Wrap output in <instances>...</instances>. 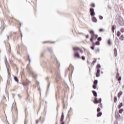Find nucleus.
<instances>
[{
  "mask_svg": "<svg viewBox=\"0 0 124 124\" xmlns=\"http://www.w3.org/2000/svg\"><path fill=\"white\" fill-rule=\"evenodd\" d=\"M116 21H117V22H118L119 25H120V26H124V19H123V17H122L119 16H116Z\"/></svg>",
  "mask_w": 124,
  "mask_h": 124,
  "instance_id": "f257e3e1",
  "label": "nucleus"
},
{
  "mask_svg": "<svg viewBox=\"0 0 124 124\" xmlns=\"http://www.w3.org/2000/svg\"><path fill=\"white\" fill-rule=\"evenodd\" d=\"M5 63L6 65V67H7L8 72L9 73V68H10V65H9V63H8V62L7 61V59L5 60Z\"/></svg>",
  "mask_w": 124,
  "mask_h": 124,
  "instance_id": "f03ea898",
  "label": "nucleus"
},
{
  "mask_svg": "<svg viewBox=\"0 0 124 124\" xmlns=\"http://www.w3.org/2000/svg\"><path fill=\"white\" fill-rule=\"evenodd\" d=\"M11 21H15V22H16V23L17 24V25H18L19 27H21V22H20V21L19 20H18L17 19H16L13 17H12L11 18Z\"/></svg>",
  "mask_w": 124,
  "mask_h": 124,
  "instance_id": "7ed1b4c3",
  "label": "nucleus"
},
{
  "mask_svg": "<svg viewBox=\"0 0 124 124\" xmlns=\"http://www.w3.org/2000/svg\"><path fill=\"white\" fill-rule=\"evenodd\" d=\"M90 15L92 16L95 15V14L94 13V9H93V8H90Z\"/></svg>",
  "mask_w": 124,
  "mask_h": 124,
  "instance_id": "20e7f679",
  "label": "nucleus"
},
{
  "mask_svg": "<svg viewBox=\"0 0 124 124\" xmlns=\"http://www.w3.org/2000/svg\"><path fill=\"white\" fill-rule=\"evenodd\" d=\"M116 78L117 79L118 81H121V80H122V77H120V74H119V73H117Z\"/></svg>",
  "mask_w": 124,
  "mask_h": 124,
  "instance_id": "39448f33",
  "label": "nucleus"
},
{
  "mask_svg": "<svg viewBox=\"0 0 124 124\" xmlns=\"http://www.w3.org/2000/svg\"><path fill=\"white\" fill-rule=\"evenodd\" d=\"M75 58H78V59H80V55L78 52H75L74 55Z\"/></svg>",
  "mask_w": 124,
  "mask_h": 124,
  "instance_id": "423d86ee",
  "label": "nucleus"
},
{
  "mask_svg": "<svg viewBox=\"0 0 124 124\" xmlns=\"http://www.w3.org/2000/svg\"><path fill=\"white\" fill-rule=\"evenodd\" d=\"M114 56L115 57H117L118 56V52L117 51V48H115L114 50Z\"/></svg>",
  "mask_w": 124,
  "mask_h": 124,
  "instance_id": "0eeeda50",
  "label": "nucleus"
},
{
  "mask_svg": "<svg viewBox=\"0 0 124 124\" xmlns=\"http://www.w3.org/2000/svg\"><path fill=\"white\" fill-rule=\"evenodd\" d=\"M92 21L94 23H96L97 22V19H96V18H95V17L93 16L92 17Z\"/></svg>",
  "mask_w": 124,
  "mask_h": 124,
  "instance_id": "6e6552de",
  "label": "nucleus"
},
{
  "mask_svg": "<svg viewBox=\"0 0 124 124\" xmlns=\"http://www.w3.org/2000/svg\"><path fill=\"white\" fill-rule=\"evenodd\" d=\"M64 118V115H63V112H62L60 119V122H62L63 121Z\"/></svg>",
  "mask_w": 124,
  "mask_h": 124,
  "instance_id": "1a4fd4ad",
  "label": "nucleus"
},
{
  "mask_svg": "<svg viewBox=\"0 0 124 124\" xmlns=\"http://www.w3.org/2000/svg\"><path fill=\"white\" fill-rule=\"evenodd\" d=\"M31 75L32 78H34V79H36V74H34L33 72H31Z\"/></svg>",
  "mask_w": 124,
  "mask_h": 124,
  "instance_id": "9d476101",
  "label": "nucleus"
},
{
  "mask_svg": "<svg viewBox=\"0 0 124 124\" xmlns=\"http://www.w3.org/2000/svg\"><path fill=\"white\" fill-rule=\"evenodd\" d=\"M47 50L48 52L51 53V54H53V49H52V47H47Z\"/></svg>",
  "mask_w": 124,
  "mask_h": 124,
  "instance_id": "9b49d317",
  "label": "nucleus"
},
{
  "mask_svg": "<svg viewBox=\"0 0 124 124\" xmlns=\"http://www.w3.org/2000/svg\"><path fill=\"white\" fill-rule=\"evenodd\" d=\"M92 93H93L94 96H95V97H96V96H97V93H96V92H95L94 91H92Z\"/></svg>",
  "mask_w": 124,
  "mask_h": 124,
  "instance_id": "f8f14e48",
  "label": "nucleus"
},
{
  "mask_svg": "<svg viewBox=\"0 0 124 124\" xmlns=\"http://www.w3.org/2000/svg\"><path fill=\"white\" fill-rule=\"evenodd\" d=\"M122 94H123V91H120L118 94V98H120V97H121V95H122Z\"/></svg>",
  "mask_w": 124,
  "mask_h": 124,
  "instance_id": "ddd939ff",
  "label": "nucleus"
},
{
  "mask_svg": "<svg viewBox=\"0 0 124 124\" xmlns=\"http://www.w3.org/2000/svg\"><path fill=\"white\" fill-rule=\"evenodd\" d=\"M23 86H28L29 85V82L26 81L22 83Z\"/></svg>",
  "mask_w": 124,
  "mask_h": 124,
  "instance_id": "4468645a",
  "label": "nucleus"
},
{
  "mask_svg": "<svg viewBox=\"0 0 124 124\" xmlns=\"http://www.w3.org/2000/svg\"><path fill=\"white\" fill-rule=\"evenodd\" d=\"M73 49L74 51H77L78 50H79L80 48H79V47H78L77 46H76L75 47H73Z\"/></svg>",
  "mask_w": 124,
  "mask_h": 124,
  "instance_id": "2eb2a0df",
  "label": "nucleus"
},
{
  "mask_svg": "<svg viewBox=\"0 0 124 124\" xmlns=\"http://www.w3.org/2000/svg\"><path fill=\"white\" fill-rule=\"evenodd\" d=\"M123 106V103H120V104L118 105V109H121V108H122Z\"/></svg>",
  "mask_w": 124,
  "mask_h": 124,
  "instance_id": "dca6fc26",
  "label": "nucleus"
},
{
  "mask_svg": "<svg viewBox=\"0 0 124 124\" xmlns=\"http://www.w3.org/2000/svg\"><path fill=\"white\" fill-rule=\"evenodd\" d=\"M94 103H99V101L97 99V98H94Z\"/></svg>",
  "mask_w": 124,
  "mask_h": 124,
  "instance_id": "f3484780",
  "label": "nucleus"
},
{
  "mask_svg": "<svg viewBox=\"0 0 124 124\" xmlns=\"http://www.w3.org/2000/svg\"><path fill=\"white\" fill-rule=\"evenodd\" d=\"M14 78L16 82H17V83H19V80H18V78H17V77L15 76Z\"/></svg>",
  "mask_w": 124,
  "mask_h": 124,
  "instance_id": "a211bd4d",
  "label": "nucleus"
},
{
  "mask_svg": "<svg viewBox=\"0 0 124 124\" xmlns=\"http://www.w3.org/2000/svg\"><path fill=\"white\" fill-rule=\"evenodd\" d=\"M124 35H122L119 38L120 40L122 41L124 40Z\"/></svg>",
  "mask_w": 124,
  "mask_h": 124,
  "instance_id": "6ab92c4d",
  "label": "nucleus"
},
{
  "mask_svg": "<svg viewBox=\"0 0 124 124\" xmlns=\"http://www.w3.org/2000/svg\"><path fill=\"white\" fill-rule=\"evenodd\" d=\"M117 36H118V37H120L121 36V32L118 31L117 32Z\"/></svg>",
  "mask_w": 124,
  "mask_h": 124,
  "instance_id": "aec40b11",
  "label": "nucleus"
},
{
  "mask_svg": "<svg viewBox=\"0 0 124 124\" xmlns=\"http://www.w3.org/2000/svg\"><path fill=\"white\" fill-rule=\"evenodd\" d=\"M108 45H111L112 44V42H111V40L109 39L108 41Z\"/></svg>",
  "mask_w": 124,
  "mask_h": 124,
  "instance_id": "412c9836",
  "label": "nucleus"
},
{
  "mask_svg": "<svg viewBox=\"0 0 124 124\" xmlns=\"http://www.w3.org/2000/svg\"><path fill=\"white\" fill-rule=\"evenodd\" d=\"M90 34H91V35H94V32L93 31V30H91L90 31Z\"/></svg>",
  "mask_w": 124,
  "mask_h": 124,
  "instance_id": "4be33fe9",
  "label": "nucleus"
},
{
  "mask_svg": "<svg viewBox=\"0 0 124 124\" xmlns=\"http://www.w3.org/2000/svg\"><path fill=\"white\" fill-rule=\"evenodd\" d=\"M123 111H124V109L123 108H121V109H119V113L120 114H122L123 113Z\"/></svg>",
  "mask_w": 124,
  "mask_h": 124,
  "instance_id": "5701e85b",
  "label": "nucleus"
},
{
  "mask_svg": "<svg viewBox=\"0 0 124 124\" xmlns=\"http://www.w3.org/2000/svg\"><path fill=\"white\" fill-rule=\"evenodd\" d=\"M102 115V112H99L97 114V117H100Z\"/></svg>",
  "mask_w": 124,
  "mask_h": 124,
  "instance_id": "b1692460",
  "label": "nucleus"
},
{
  "mask_svg": "<svg viewBox=\"0 0 124 124\" xmlns=\"http://www.w3.org/2000/svg\"><path fill=\"white\" fill-rule=\"evenodd\" d=\"M117 100H118V99L117 98V97L115 96L114 98V103H116V102H117Z\"/></svg>",
  "mask_w": 124,
  "mask_h": 124,
  "instance_id": "393cba45",
  "label": "nucleus"
},
{
  "mask_svg": "<svg viewBox=\"0 0 124 124\" xmlns=\"http://www.w3.org/2000/svg\"><path fill=\"white\" fill-rule=\"evenodd\" d=\"M94 85H97V83H98V81L97 80H95L93 82Z\"/></svg>",
  "mask_w": 124,
  "mask_h": 124,
  "instance_id": "a878e982",
  "label": "nucleus"
},
{
  "mask_svg": "<svg viewBox=\"0 0 124 124\" xmlns=\"http://www.w3.org/2000/svg\"><path fill=\"white\" fill-rule=\"evenodd\" d=\"M115 41L116 43H119V39L117 37H116Z\"/></svg>",
  "mask_w": 124,
  "mask_h": 124,
  "instance_id": "bb28decb",
  "label": "nucleus"
},
{
  "mask_svg": "<svg viewBox=\"0 0 124 124\" xmlns=\"http://www.w3.org/2000/svg\"><path fill=\"white\" fill-rule=\"evenodd\" d=\"M112 31H113V32H114V31H115V26H114V25H113L112 27Z\"/></svg>",
  "mask_w": 124,
  "mask_h": 124,
  "instance_id": "cd10ccee",
  "label": "nucleus"
},
{
  "mask_svg": "<svg viewBox=\"0 0 124 124\" xmlns=\"http://www.w3.org/2000/svg\"><path fill=\"white\" fill-rule=\"evenodd\" d=\"M96 73H97V74H99V73H100V69H97Z\"/></svg>",
  "mask_w": 124,
  "mask_h": 124,
  "instance_id": "c85d7f7f",
  "label": "nucleus"
},
{
  "mask_svg": "<svg viewBox=\"0 0 124 124\" xmlns=\"http://www.w3.org/2000/svg\"><path fill=\"white\" fill-rule=\"evenodd\" d=\"M101 67V66L100 65V64H98L96 66L97 68H100Z\"/></svg>",
  "mask_w": 124,
  "mask_h": 124,
  "instance_id": "c756f323",
  "label": "nucleus"
},
{
  "mask_svg": "<svg viewBox=\"0 0 124 124\" xmlns=\"http://www.w3.org/2000/svg\"><path fill=\"white\" fill-rule=\"evenodd\" d=\"M96 45H100V43H99V41H97L95 42Z\"/></svg>",
  "mask_w": 124,
  "mask_h": 124,
  "instance_id": "7c9ffc66",
  "label": "nucleus"
},
{
  "mask_svg": "<svg viewBox=\"0 0 124 124\" xmlns=\"http://www.w3.org/2000/svg\"><path fill=\"white\" fill-rule=\"evenodd\" d=\"M101 40H102V38H101V37H99L98 38H97V41H101Z\"/></svg>",
  "mask_w": 124,
  "mask_h": 124,
  "instance_id": "2f4dec72",
  "label": "nucleus"
},
{
  "mask_svg": "<svg viewBox=\"0 0 124 124\" xmlns=\"http://www.w3.org/2000/svg\"><path fill=\"white\" fill-rule=\"evenodd\" d=\"M10 64H12V65L13 66H16V64L13 63H12V62H10Z\"/></svg>",
  "mask_w": 124,
  "mask_h": 124,
  "instance_id": "473e14b6",
  "label": "nucleus"
},
{
  "mask_svg": "<svg viewBox=\"0 0 124 124\" xmlns=\"http://www.w3.org/2000/svg\"><path fill=\"white\" fill-rule=\"evenodd\" d=\"M40 119H41V117H40L39 120L36 121V124H38V123H39V121H40Z\"/></svg>",
  "mask_w": 124,
  "mask_h": 124,
  "instance_id": "72a5a7b5",
  "label": "nucleus"
},
{
  "mask_svg": "<svg viewBox=\"0 0 124 124\" xmlns=\"http://www.w3.org/2000/svg\"><path fill=\"white\" fill-rule=\"evenodd\" d=\"M81 59H82V60H83V61H85V60H86V58L84 56H82L81 57Z\"/></svg>",
  "mask_w": 124,
  "mask_h": 124,
  "instance_id": "f704fd0d",
  "label": "nucleus"
},
{
  "mask_svg": "<svg viewBox=\"0 0 124 124\" xmlns=\"http://www.w3.org/2000/svg\"><path fill=\"white\" fill-rule=\"evenodd\" d=\"M93 89H96V85L93 84Z\"/></svg>",
  "mask_w": 124,
  "mask_h": 124,
  "instance_id": "c9c22d12",
  "label": "nucleus"
},
{
  "mask_svg": "<svg viewBox=\"0 0 124 124\" xmlns=\"http://www.w3.org/2000/svg\"><path fill=\"white\" fill-rule=\"evenodd\" d=\"M120 31L121 32H124V28H122Z\"/></svg>",
  "mask_w": 124,
  "mask_h": 124,
  "instance_id": "e433bc0d",
  "label": "nucleus"
},
{
  "mask_svg": "<svg viewBox=\"0 0 124 124\" xmlns=\"http://www.w3.org/2000/svg\"><path fill=\"white\" fill-rule=\"evenodd\" d=\"M91 6L92 7H95V4L94 3H93L92 5H91Z\"/></svg>",
  "mask_w": 124,
  "mask_h": 124,
  "instance_id": "4c0bfd02",
  "label": "nucleus"
},
{
  "mask_svg": "<svg viewBox=\"0 0 124 124\" xmlns=\"http://www.w3.org/2000/svg\"><path fill=\"white\" fill-rule=\"evenodd\" d=\"M100 111V108H98L97 109V112L98 113Z\"/></svg>",
  "mask_w": 124,
  "mask_h": 124,
  "instance_id": "58836bf2",
  "label": "nucleus"
},
{
  "mask_svg": "<svg viewBox=\"0 0 124 124\" xmlns=\"http://www.w3.org/2000/svg\"><path fill=\"white\" fill-rule=\"evenodd\" d=\"M91 49H92V50H94V46H91Z\"/></svg>",
  "mask_w": 124,
  "mask_h": 124,
  "instance_id": "ea45409f",
  "label": "nucleus"
},
{
  "mask_svg": "<svg viewBox=\"0 0 124 124\" xmlns=\"http://www.w3.org/2000/svg\"><path fill=\"white\" fill-rule=\"evenodd\" d=\"M90 41L93 43V39L92 38H91Z\"/></svg>",
  "mask_w": 124,
  "mask_h": 124,
  "instance_id": "a19ab883",
  "label": "nucleus"
},
{
  "mask_svg": "<svg viewBox=\"0 0 124 124\" xmlns=\"http://www.w3.org/2000/svg\"><path fill=\"white\" fill-rule=\"evenodd\" d=\"M91 38H93H93H94V35L93 34H92V35H91Z\"/></svg>",
  "mask_w": 124,
  "mask_h": 124,
  "instance_id": "79ce46f5",
  "label": "nucleus"
},
{
  "mask_svg": "<svg viewBox=\"0 0 124 124\" xmlns=\"http://www.w3.org/2000/svg\"><path fill=\"white\" fill-rule=\"evenodd\" d=\"M100 20H102L103 19V17L102 16H99Z\"/></svg>",
  "mask_w": 124,
  "mask_h": 124,
  "instance_id": "37998d69",
  "label": "nucleus"
},
{
  "mask_svg": "<svg viewBox=\"0 0 124 124\" xmlns=\"http://www.w3.org/2000/svg\"><path fill=\"white\" fill-rule=\"evenodd\" d=\"M96 62V59H95L94 61H93V63H95Z\"/></svg>",
  "mask_w": 124,
  "mask_h": 124,
  "instance_id": "c03bdc74",
  "label": "nucleus"
},
{
  "mask_svg": "<svg viewBox=\"0 0 124 124\" xmlns=\"http://www.w3.org/2000/svg\"><path fill=\"white\" fill-rule=\"evenodd\" d=\"M96 77H99V74L96 73Z\"/></svg>",
  "mask_w": 124,
  "mask_h": 124,
  "instance_id": "a18cd8bd",
  "label": "nucleus"
},
{
  "mask_svg": "<svg viewBox=\"0 0 124 124\" xmlns=\"http://www.w3.org/2000/svg\"><path fill=\"white\" fill-rule=\"evenodd\" d=\"M98 101H99V103H100V102H101V101H102L101 98H100V99H99Z\"/></svg>",
  "mask_w": 124,
  "mask_h": 124,
  "instance_id": "49530a36",
  "label": "nucleus"
},
{
  "mask_svg": "<svg viewBox=\"0 0 124 124\" xmlns=\"http://www.w3.org/2000/svg\"><path fill=\"white\" fill-rule=\"evenodd\" d=\"M49 87H50V83L49 82V81H48L47 88H49Z\"/></svg>",
  "mask_w": 124,
  "mask_h": 124,
  "instance_id": "de8ad7c7",
  "label": "nucleus"
},
{
  "mask_svg": "<svg viewBox=\"0 0 124 124\" xmlns=\"http://www.w3.org/2000/svg\"><path fill=\"white\" fill-rule=\"evenodd\" d=\"M43 55H44V53H43V52H42L41 53V57H43Z\"/></svg>",
  "mask_w": 124,
  "mask_h": 124,
  "instance_id": "09e8293b",
  "label": "nucleus"
},
{
  "mask_svg": "<svg viewBox=\"0 0 124 124\" xmlns=\"http://www.w3.org/2000/svg\"><path fill=\"white\" fill-rule=\"evenodd\" d=\"M95 38H97V37H98V35L97 34L95 35Z\"/></svg>",
  "mask_w": 124,
  "mask_h": 124,
  "instance_id": "8fccbe9b",
  "label": "nucleus"
},
{
  "mask_svg": "<svg viewBox=\"0 0 124 124\" xmlns=\"http://www.w3.org/2000/svg\"><path fill=\"white\" fill-rule=\"evenodd\" d=\"M90 36L89 35H87L86 38H89Z\"/></svg>",
  "mask_w": 124,
  "mask_h": 124,
  "instance_id": "3c124183",
  "label": "nucleus"
},
{
  "mask_svg": "<svg viewBox=\"0 0 124 124\" xmlns=\"http://www.w3.org/2000/svg\"><path fill=\"white\" fill-rule=\"evenodd\" d=\"M104 31V30L102 29L99 30V31Z\"/></svg>",
  "mask_w": 124,
  "mask_h": 124,
  "instance_id": "603ef678",
  "label": "nucleus"
},
{
  "mask_svg": "<svg viewBox=\"0 0 124 124\" xmlns=\"http://www.w3.org/2000/svg\"><path fill=\"white\" fill-rule=\"evenodd\" d=\"M99 51H100L99 48H97V51L98 52V53H99Z\"/></svg>",
  "mask_w": 124,
  "mask_h": 124,
  "instance_id": "864d4df0",
  "label": "nucleus"
},
{
  "mask_svg": "<svg viewBox=\"0 0 124 124\" xmlns=\"http://www.w3.org/2000/svg\"><path fill=\"white\" fill-rule=\"evenodd\" d=\"M72 108H70V110L68 111V114H69V113L70 112V110H71Z\"/></svg>",
  "mask_w": 124,
  "mask_h": 124,
  "instance_id": "5fc2aeb1",
  "label": "nucleus"
},
{
  "mask_svg": "<svg viewBox=\"0 0 124 124\" xmlns=\"http://www.w3.org/2000/svg\"><path fill=\"white\" fill-rule=\"evenodd\" d=\"M27 1H28V2H31V0H26Z\"/></svg>",
  "mask_w": 124,
  "mask_h": 124,
  "instance_id": "6e6d98bb",
  "label": "nucleus"
},
{
  "mask_svg": "<svg viewBox=\"0 0 124 124\" xmlns=\"http://www.w3.org/2000/svg\"><path fill=\"white\" fill-rule=\"evenodd\" d=\"M54 59L55 60V61H56V62H58V60H57V58H54Z\"/></svg>",
  "mask_w": 124,
  "mask_h": 124,
  "instance_id": "4d7b16f0",
  "label": "nucleus"
},
{
  "mask_svg": "<svg viewBox=\"0 0 124 124\" xmlns=\"http://www.w3.org/2000/svg\"><path fill=\"white\" fill-rule=\"evenodd\" d=\"M7 37L8 39H9V36L7 35Z\"/></svg>",
  "mask_w": 124,
  "mask_h": 124,
  "instance_id": "13d9d810",
  "label": "nucleus"
},
{
  "mask_svg": "<svg viewBox=\"0 0 124 124\" xmlns=\"http://www.w3.org/2000/svg\"><path fill=\"white\" fill-rule=\"evenodd\" d=\"M118 117H119L120 118V117H121V115H120V114H118Z\"/></svg>",
  "mask_w": 124,
  "mask_h": 124,
  "instance_id": "bf43d9fd",
  "label": "nucleus"
},
{
  "mask_svg": "<svg viewBox=\"0 0 124 124\" xmlns=\"http://www.w3.org/2000/svg\"><path fill=\"white\" fill-rule=\"evenodd\" d=\"M93 45H96V44L94 43H93Z\"/></svg>",
  "mask_w": 124,
  "mask_h": 124,
  "instance_id": "052dcab7",
  "label": "nucleus"
},
{
  "mask_svg": "<svg viewBox=\"0 0 124 124\" xmlns=\"http://www.w3.org/2000/svg\"><path fill=\"white\" fill-rule=\"evenodd\" d=\"M63 109H65V106H63Z\"/></svg>",
  "mask_w": 124,
  "mask_h": 124,
  "instance_id": "680f3d73",
  "label": "nucleus"
},
{
  "mask_svg": "<svg viewBox=\"0 0 124 124\" xmlns=\"http://www.w3.org/2000/svg\"><path fill=\"white\" fill-rule=\"evenodd\" d=\"M62 124H64V122H62Z\"/></svg>",
  "mask_w": 124,
  "mask_h": 124,
  "instance_id": "e2e57ef3",
  "label": "nucleus"
},
{
  "mask_svg": "<svg viewBox=\"0 0 124 124\" xmlns=\"http://www.w3.org/2000/svg\"><path fill=\"white\" fill-rule=\"evenodd\" d=\"M122 88H123V89H124V85L122 86Z\"/></svg>",
  "mask_w": 124,
  "mask_h": 124,
  "instance_id": "0e129e2a",
  "label": "nucleus"
},
{
  "mask_svg": "<svg viewBox=\"0 0 124 124\" xmlns=\"http://www.w3.org/2000/svg\"><path fill=\"white\" fill-rule=\"evenodd\" d=\"M25 124H27V121H25Z\"/></svg>",
  "mask_w": 124,
  "mask_h": 124,
  "instance_id": "69168bd1",
  "label": "nucleus"
},
{
  "mask_svg": "<svg viewBox=\"0 0 124 124\" xmlns=\"http://www.w3.org/2000/svg\"><path fill=\"white\" fill-rule=\"evenodd\" d=\"M101 73L102 74H103V72H101Z\"/></svg>",
  "mask_w": 124,
  "mask_h": 124,
  "instance_id": "338daca9",
  "label": "nucleus"
},
{
  "mask_svg": "<svg viewBox=\"0 0 124 124\" xmlns=\"http://www.w3.org/2000/svg\"><path fill=\"white\" fill-rule=\"evenodd\" d=\"M55 124H58V122H57Z\"/></svg>",
  "mask_w": 124,
  "mask_h": 124,
  "instance_id": "774afa93",
  "label": "nucleus"
}]
</instances>
